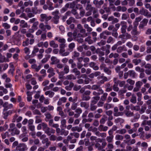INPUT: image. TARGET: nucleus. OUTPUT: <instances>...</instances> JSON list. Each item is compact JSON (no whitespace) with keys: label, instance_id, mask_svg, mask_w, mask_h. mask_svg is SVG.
<instances>
[{"label":"nucleus","instance_id":"f257e3e1","mask_svg":"<svg viewBox=\"0 0 151 151\" xmlns=\"http://www.w3.org/2000/svg\"><path fill=\"white\" fill-rule=\"evenodd\" d=\"M73 35L74 37H75L76 39L79 43H82L83 42V39L81 37H84L87 36L86 34L82 35L80 33H79L77 35L76 33L75 32L73 33Z\"/></svg>","mask_w":151,"mask_h":151},{"label":"nucleus","instance_id":"f03ea898","mask_svg":"<svg viewBox=\"0 0 151 151\" xmlns=\"http://www.w3.org/2000/svg\"><path fill=\"white\" fill-rule=\"evenodd\" d=\"M52 14L54 16L52 21L55 24H57L59 22V17L58 16L59 11L58 10H56L52 12Z\"/></svg>","mask_w":151,"mask_h":151},{"label":"nucleus","instance_id":"7ed1b4c3","mask_svg":"<svg viewBox=\"0 0 151 151\" xmlns=\"http://www.w3.org/2000/svg\"><path fill=\"white\" fill-rule=\"evenodd\" d=\"M27 146L23 143H19L16 147L15 150L18 151H24L27 150Z\"/></svg>","mask_w":151,"mask_h":151},{"label":"nucleus","instance_id":"20e7f679","mask_svg":"<svg viewBox=\"0 0 151 151\" xmlns=\"http://www.w3.org/2000/svg\"><path fill=\"white\" fill-rule=\"evenodd\" d=\"M40 21L42 22L45 21L46 24L47 23V22L52 18L50 16H48L45 14H42L40 15Z\"/></svg>","mask_w":151,"mask_h":151},{"label":"nucleus","instance_id":"39448f33","mask_svg":"<svg viewBox=\"0 0 151 151\" xmlns=\"http://www.w3.org/2000/svg\"><path fill=\"white\" fill-rule=\"evenodd\" d=\"M139 14L147 17L148 18L151 17V14H150L148 11L142 8L139 10Z\"/></svg>","mask_w":151,"mask_h":151},{"label":"nucleus","instance_id":"423d86ee","mask_svg":"<svg viewBox=\"0 0 151 151\" xmlns=\"http://www.w3.org/2000/svg\"><path fill=\"white\" fill-rule=\"evenodd\" d=\"M137 26L135 25H133V28L131 32V35L134 36L139 35L141 32L140 31H138Z\"/></svg>","mask_w":151,"mask_h":151},{"label":"nucleus","instance_id":"0eeeda50","mask_svg":"<svg viewBox=\"0 0 151 151\" xmlns=\"http://www.w3.org/2000/svg\"><path fill=\"white\" fill-rule=\"evenodd\" d=\"M111 34L110 32H109L107 30H106L101 33L100 35V37L101 38L105 39H106L107 37L106 36L110 35Z\"/></svg>","mask_w":151,"mask_h":151},{"label":"nucleus","instance_id":"6e6552de","mask_svg":"<svg viewBox=\"0 0 151 151\" xmlns=\"http://www.w3.org/2000/svg\"><path fill=\"white\" fill-rule=\"evenodd\" d=\"M9 131L11 132L12 135H18L20 133V131L16 127H14L13 128L9 129Z\"/></svg>","mask_w":151,"mask_h":151},{"label":"nucleus","instance_id":"1a4fd4ad","mask_svg":"<svg viewBox=\"0 0 151 151\" xmlns=\"http://www.w3.org/2000/svg\"><path fill=\"white\" fill-rule=\"evenodd\" d=\"M145 68L146 69L145 72V73L148 75L151 74V65L150 64H147L145 65Z\"/></svg>","mask_w":151,"mask_h":151},{"label":"nucleus","instance_id":"9d476101","mask_svg":"<svg viewBox=\"0 0 151 151\" xmlns=\"http://www.w3.org/2000/svg\"><path fill=\"white\" fill-rule=\"evenodd\" d=\"M118 109L117 107L115 106L114 109V115L115 116H122L123 115V113L122 112H118Z\"/></svg>","mask_w":151,"mask_h":151},{"label":"nucleus","instance_id":"9b49d317","mask_svg":"<svg viewBox=\"0 0 151 151\" xmlns=\"http://www.w3.org/2000/svg\"><path fill=\"white\" fill-rule=\"evenodd\" d=\"M22 116H18L17 114H15L13 117L12 120V122H19L22 119Z\"/></svg>","mask_w":151,"mask_h":151},{"label":"nucleus","instance_id":"f8f14e48","mask_svg":"<svg viewBox=\"0 0 151 151\" xmlns=\"http://www.w3.org/2000/svg\"><path fill=\"white\" fill-rule=\"evenodd\" d=\"M97 78L99 80L102 79L99 82H98V84H100V83L101 84H103L104 83V82L108 80L107 77L103 76L98 77H97Z\"/></svg>","mask_w":151,"mask_h":151},{"label":"nucleus","instance_id":"ddd939ff","mask_svg":"<svg viewBox=\"0 0 151 151\" xmlns=\"http://www.w3.org/2000/svg\"><path fill=\"white\" fill-rule=\"evenodd\" d=\"M47 72L49 73L48 75V77L49 78L55 75L54 70L52 67L49 68L47 70Z\"/></svg>","mask_w":151,"mask_h":151},{"label":"nucleus","instance_id":"4468645a","mask_svg":"<svg viewBox=\"0 0 151 151\" xmlns=\"http://www.w3.org/2000/svg\"><path fill=\"white\" fill-rule=\"evenodd\" d=\"M51 60L52 62L50 63L51 65H54L60 62L59 60L54 56H52L51 58Z\"/></svg>","mask_w":151,"mask_h":151},{"label":"nucleus","instance_id":"2eb2a0df","mask_svg":"<svg viewBox=\"0 0 151 151\" xmlns=\"http://www.w3.org/2000/svg\"><path fill=\"white\" fill-rule=\"evenodd\" d=\"M55 40H57L61 44L65 43L66 42V40L64 38L59 37H55Z\"/></svg>","mask_w":151,"mask_h":151},{"label":"nucleus","instance_id":"dca6fc26","mask_svg":"<svg viewBox=\"0 0 151 151\" xmlns=\"http://www.w3.org/2000/svg\"><path fill=\"white\" fill-rule=\"evenodd\" d=\"M20 27L22 28H27L28 27L27 23L24 20H21L20 22Z\"/></svg>","mask_w":151,"mask_h":151},{"label":"nucleus","instance_id":"f3484780","mask_svg":"<svg viewBox=\"0 0 151 151\" xmlns=\"http://www.w3.org/2000/svg\"><path fill=\"white\" fill-rule=\"evenodd\" d=\"M67 99L65 97H62L59 99L58 102V105H60L62 103H64L66 102Z\"/></svg>","mask_w":151,"mask_h":151},{"label":"nucleus","instance_id":"a211bd4d","mask_svg":"<svg viewBox=\"0 0 151 151\" xmlns=\"http://www.w3.org/2000/svg\"><path fill=\"white\" fill-rule=\"evenodd\" d=\"M31 68L34 69H35L36 72H38L41 68L40 65L37 66L35 64H32L31 65Z\"/></svg>","mask_w":151,"mask_h":151},{"label":"nucleus","instance_id":"6ab92c4d","mask_svg":"<svg viewBox=\"0 0 151 151\" xmlns=\"http://www.w3.org/2000/svg\"><path fill=\"white\" fill-rule=\"evenodd\" d=\"M108 128L107 126H104L103 125H100L98 127V129L100 131L105 132L108 130Z\"/></svg>","mask_w":151,"mask_h":151},{"label":"nucleus","instance_id":"aec40b11","mask_svg":"<svg viewBox=\"0 0 151 151\" xmlns=\"http://www.w3.org/2000/svg\"><path fill=\"white\" fill-rule=\"evenodd\" d=\"M142 19L141 17L139 16L137 17L135 19V21L133 23V25L137 26L138 25V22H140Z\"/></svg>","mask_w":151,"mask_h":151},{"label":"nucleus","instance_id":"412c9836","mask_svg":"<svg viewBox=\"0 0 151 151\" xmlns=\"http://www.w3.org/2000/svg\"><path fill=\"white\" fill-rule=\"evenodd\" d=\"M54 94L55 93L54 92L50 91H46L45 93V94L47 96L48 95L49 97L50 98L52 97L53 96Z\"/></svg>","mask_w":151,"mask_h":151},{"label":"nucleus","instance_id":"4be33fe9","mask_svg":"<svg viewBox=\"0 0 151 151\" xmlns=\"http://www.w3.org/2000/svg\"><path fill=\"white\" fill-rule=\"evenodd\" d=\"M50 47L53 48H57L58 47V45L53 40H52L50 42Z\"/></svg>","mask_w":151,"mask_h":151},{"label":"nucleus","instance_id":"5701e85b","mask_svg":"<svg viewBox=\"0 0 151 151\" xmlns=\"http://www.w3.org/2000/svg\"><path fill=\"white\" fill-rule=\"evenodd\" d=\"M80 106L81 107H83L87 109L89 107V104L86 102H82L80 103Z\"/></svg>","mask_w":151,"mask_h":151},{"label":"nucleus","instance_id":"b1692460","mask_svg":"<svg viewBox=\"0 0 151 151\" xmlns=\"http://www.w3.org/2000/svg\"><path fill=\"white\" fill-rule=\"evenodd\" d=\"M104 108L106 110L113 107V106L111 104L108 103L105 104L104 106Z\"/></svg>","mask_w":151,"mask_h":151},{"label":"nucleus","instance_id":"393cba45","mask_svg":"<svg viewBox=\"0 0 151 151\" xmlns=\"http://www.w3.org/2000/svg\"><path fill=\"white\" fill-rule=\"evenodd\" d=\"M124 122V120L123 119L120 118H118L114 120V122L116 124L118 123L122 124Z\"/></svg>","mask_w":151,"mask_h":151},{"label":"nucleus","instance_id":"a878e982","mask_svg":"<svg viewBox=\"0 0 151 151\" xmlns=\"http://www.w3.org/2000/svg\"><path fill=\"white\" fill-rule=\"evenodd\" d=\"M125 48V47L124 45L120 46L117 49V52L118 53H121L123 51Z\"/></svg>","mask_w":151,"mask_h":151},{"label":"nucleus","instance_id":"bb28decb","mask_svg":"<svg viewBox=\"0 0 151 151\" xmlns=\"http://www.w3.org/2000/svg\"><path fill=\"white\" fill-rule=\"evenodd\" d=\"M89 65L90 67L93 68L95 70H98L99 69V67L97 66L96 65L95 63L93 62H91L89 64Z\"/></svg>","mask_w":151,"mask_h":151},{"label":"nucleus","instance_id":"cd10ccee","mask_svg":"<svg viewBox=\"0 0 151 151\" xmlns=\"http://www.w3.org/2000/svg\"><path fill=\"white\" fill-rule=\"evenodd\" d=\"M82 128L81 127H73L71 128V130L73 132L75 131H77L78 132H80L82 130Z\"/></svg>","mask_w":151,"mask_h":151},{"label":"nucleus","instance_id":"c85d7f7f","mask_svg":"<svg viewBox=\"0 0 151 151\" xmlns=\"http://www.w3.org/2000/svg\"><path fill=\"white\" fill-rule=\"evenodd\" d=\"M124 137L127 140L129 139V140H124V142L125 143L127 144L128 145H129V142L130 141L131 138L129 134H126L124 136Z\"/></svg>","mask_w":151,"mask_h":151},{"label":"nucleus","instance_id":"c756f323","mask_svg":"<svg viewBox=\"0 0 151 151\" xmlns=\"http://www.w3.org/2000/svg\"><path fill=\"white\" fill-rule=\"evenodd\" d=\"M24 5L25 7H27L29 6H32L33 5V2L29 0L28 1L24 2Z\"/></svg>","mask_w":151,"mask_h":151},{"label":"nucleus","instance_id":"7c9ffc66","mask_svg":"<svg viewBox=\"0 0 151 151\" xmlns=\"http://www.w3.org/2000/svg\"><path fill=\"white\" fill-rule=\"evenodd\" d=\"M81 77L83 78H85V79L84 81V82H85V84H87L89 83V81H90V79L88 78H87L86 77V75H82L81 76Z\"/></svg>","mask_w":151,"mask_h":151},{"label":"nucleus","instance_id":"2f4dec72","mask_svg":"<svg viewBox=\"0 0 151 151\" xmlns=\"http://www.w3.org/2000/svg\"><path fill=\"white\" fill-rule=\"evenodd\" d=\"M75 47V44L73 42H72L70 44L68 45V50L70 51V52H72L73 49Z\"/></svg>","mask_w":151,"mask_h":151},{"label":"nucleus","instance_id":"473e14b6","mask_svg":"<svg viewBox=\"0 0 151 151\" xmlns=\"http://www.w3.org/2000/svg\"><path fill=\"white\" fill-rule=\"evenodd\" d=\"M9 59L6 58L4 56H2L0 59V63L9 62Z\"/></svg>","mask_w":151,"mask_h":151},{"label":"nucleus","instance_id":"72a5a7b5","mask_svg":"<svg viewBox=\"0 0 151 151\" xmlns=\"http://www.w3.org/2000/svg\"><path fill=\"white\" fill-rule=\"evenodd\" d=\"M1 137L2 139H5L6 137H9V133L8 132H6L5 133L1 134Z\"/></svg>","mask_w":151,"mask_h":151},{"label":"nucleus","instance_id":"f704fd0d","mask_svg":"<svg viewBox=\"0 0 151 151\" xmlns=\"http://www.w3.org/2000/svg\"><path fill=\"white\" fill-rule=\"evenodd\" d=\"M45 56V57L43 58L41 61V63H46L48 60V59L50 57V56L49 55H46Z\"/></svg>","mask_w":151,"mask_h":151},{"label":"nucleus","instance_id":"c9c22d12","mask_svg":"<svg viewBox=\"0 0 151 151\" xmlns=\"http://www.w3.org/2000/svg\"><path fill=\"white\" fill-rule=\"evenodd\" d=\"M75 21V19L73 17H70L69 18L68 20H67L66 22L67 24H70L71 23L74 22Z\"/></svg>","mask_w":151,"mask_h":151},{"label":"nucleus","instance_id":"e433bc0d","mask_svg":"<svg viewBox=\"0 0 151 151\" xmlns=\"http://www.w3.org/2000/svg\"><path fill=\"white\" fill-rule=\"evenodd\" d=\"M129 75L131 77L134 78L136 75L135 72L133 70H130L128 71Z\"/></svg>","mask_w":151,"mask_h":151},{"label":"nucleus","instance_id":"4c0bfd02","mask_svg":"<svg viewBox=\"0 0 151 151\" xmlns=\"http://www.w3.org/2000/svg\"><path fill=\"white\" fill-rule=\"evenodd\" d=\"M130 101L133 104H135L136 103V97L134 95H132L131 98L130 100Z\"/></svg>","mask_w":151,"mask_h":151},{"label":"nucleus","instance_id":"58836bf2","mask_svg":"<svg viewBox=\"0 0 151 151\" xmlns=\"http://www.w3.org/2000/svg\"><path fill=\"white\" fill-rule=\"evenodd\" d=\"M84 28L86 29V30L88 32H91L92 30V29L91 28L89 27L88 24H85L84 25Z\"/></svg>","mask_w":151,"mask_h":151},{"label":"nucleus","instance_id":"ea45409f","mask_svg":"<svg viewBox=\"0 0 151 151\" xmlns=\"http://www.w3.org/2000/svg\"><path fill=\"white\" fill-rule=\"evenodd\" d=\"M127 132L126 130L125 129H119L116 131V133L121 134H125Z\"/></svg>","mask_w":151,"mask_h":151},{"label":"nucleus","instance_id":"a19ab883","mask_svg":"<svg viewBox=\"0 0 151 151\" xmlns=\"http://www.w3.org/2000/svg\"><path fill=\"white\" fill-rule=\"evenodd\" d=\"M86 9V10L92 11L93 9V7L92 6L90 3H89L87 4Z\"/></svg>","mask_w":151,"mask_h":151},{"label":"nucleus","instance_id":"79ce46f5","mask_svg":"<svg viewBox=\"0 0 151 151\" xmlns=\"http://www.w3.org/2000/svg\"><path fill=\"white\" fill-rule=\"evenodd\" d=\"M8 125L7 124H5L3 126L0 127V128L1 132L5 131L8 128Z\"/></svg>","mask_w":151,"mask_h":151},{"label":"nucleus","instance_id":"37998d69","mask_svg":"<svg viewBox=\"0 0 151 151\" xmlns=\"http://www.w3.org/2000/svg\"><path fill=\"white\" fill-rule=\"evenodd\" d=\"M114 136H107L106 138V140L108 143H111L113 141Z\"/></svg>","mask_w":151,"mask_h":151},{"label":"nucleus","instance_id":"c03bdc74","mask_svg":"<svg viewBox=\"0 0 151 151\" xmlns=\"http://www.w3.org/2000/svg\"><path fill=\"white\" fill-rule=\"evenodd\" d=\"M141 62V60L140 59H135L132 60V63L134 64L135 65H137Z\"/></svg>","mask_w":151,"mask_h":151},{"label":"nucleus","instance_id":"a18cd8bd","mask_svg":"<svg viewBox=\"0 0 151 151\" xmlns=\"http://www.w3.org/2000/svg\"><path fill=\"white\" fill-rule=\"evenodd\" d=\"M63 72L67 74L69 72V67L68 65H66L65 66Z\"/></svg>","mask_w":151,"mask_h":151},{"label":"nucleus","instance_id":"49530a36","mask_svg":"<svg viewBox=\"0 0 151 151\" xmlns=\"http://www.w3.org/2000/svg\"><path fill=\"white\" fill-rule=\"evenodd\" d=\"M45 25L43 23H40L39 25V27L41 30L44 31L46 30Z\"/></svg>","mask_w":151,"mask_h":151},{"label":"nucleus","instance_id":"de8ad7c7","mask_svg":"<svg viewBox=\"0 0 151 151\" xmlns=\"http://www.w3.org/2000/svg\"><path fill=\"white\" fill-rule=\"evenodd\" d=\"M85 41L88 42L89 44H92L93 41L91 39V37L88 36L85 39Z\"/></svg>","mask_w":151,"mask_h":151},{"label":"nucleus","instance_id":"09e8293b","mask_svg":"<svg viewBox=\"0 0 151 151\" xmlns=\"http://www.w3.org/2000/svg\"><path fill=\"white\" fill-rule=\"evenodd\" d=\"M115 138L116 140H122L123 139L124 137L122 135L117 134Z\"/></svg>","mask_w":151,"mask_h":151},{"label":"nucleus","instance_id":"8fccbe9b","mask_svg":"<svg viewBox=\"0 0 151 151\" xmlns=\"http://www.w3.org/2000/svg\"><path fill=\"white\" fill-rule=\"evenodd\" d=\"M39 24L38 22H35L33 24L32 27V28H33L35 30H36L37 29V25Z\"/></svg>","mask_w":151,"mask_h":151},{"label":"nucleus","instance_id":"3c124183","mask_svg":"<svg viewBox=\"0 0 151 151\" xmlns=\"http://www.w3.org/2000/svg\"><path fill=\"white\" fill-rule=\"evenodd\" d=\"M66 78L68 80H75L76 79V77H75L74 75L72 74H70L66 76Z\"/></svg>","mask_w":151,"mask_h":151},{"label":"nucleus","instance_id":"603ef678","mask_svg":"<svg viewBox=\"0 0 151 151\" xmlns=\"http://www.w3.org/2000/svg\"><path fill=\"white\" fill-rule=\"evenodd\" d=\"M70 104L68 102L65 104V106L66 107V108L65 109V112H68L69 111L70 109L68 107L70 106Z\"/></svg>","mask_w":151,"mask_h":151},{"label":"nucleus","instance_id":"864d4df0","mask_svg":"<svg viewBox=\"0 0 151 151\" xmlns=\"http://www.w3.org/2000/svg\"><path fill=\"white\" fill-rule=\"evenodd\" d=\"M69 133L68 131H66L65 130L63 129L61 130V133L60 134L61 135H64L65 136L67 135Z\"/></svg>","mask_w":151,"mask_h":151},{"label":"nucleus","instance_id":"5fc2aeb1","mask_svg":"<svg viewBox=\"0 0 151 151\" xmlns=\"http://www.w3.org/2000/svg\"><path fill=\"white\" fill-rule=\"evenodd\" d=\"M148 22V20L147 19H144L140 23L145 26L147 25Z\"/></svg>","mask_w":151,"mask_h":151},{"label":"nucleus","instance_id":"6e6d98bb","mask_svg":"<svg viewBox=\"0 0 151 151\" xmlns=\"http://www.w3.org/2000/svg\"><path fill=\"white\" fill-rule=\"evenodd\" d=\"M24 52L26 54H29L30 53V51L29 49L27 47H25L24 49Z\"/></svg>","mask_w":151,"mask_h":151},{"label":"nucleus","instance_id":"4d7b16f0","mask_svg":"<svg viewBox=\"0 0 151 151\" xmlns=\"http://www.w3.org/2000/svg\"><path fill=\"white\" fill-rule=\"evenodd\" d=\"M82 99L83 101H88L90 99V97L88 96H86L83 94L82 97Z\"/></svg>","mask_w":151,"mask_h":151},{"label":"nucleus","instance_id":"13d9d810","mask_svg":"<svg viewBox=\"0 0 151 151\" xmlns=\"http://www.w3.org/2000/svg\"><path fill=\"white\" fill-rule=\"evenodd\" d=\"M107 95L108 94L107 93H104L103 95L101 96V100L104 101L106 100V98Z\"/></svg>","mask_w":151,"mask_h":151},{"label":"nucleus","instance_id":"bf43d9fd","mask_svg":"<svg viewBox=\"0 0 151 151\" xmlns=\"http://www.w3.org/2000/svg\"><path fill=\"white\" fill-rule=\"evenodd\" d=\"M126 115L127 116H133V113L129 111H126L125 112Z\"/></svg>","mask_w":151,"mask_h":151},{"label":"nucleus","instance_id":"052dcab7","mask_svg":"<svg viewBox=\"0 0 151 151\" xmlns=\"http://www.w3.org/2000/svg\"><path fill=\"white\" fill-rule=\"evenodd\" d=\"M71 136H74L75 138H78L79 136V134L77 132L71 133L70 134Z\"/></svg>","mask_w":151,"mask_h":151},{"label":"nucleus","instance_id":"680f3d73","mask_svg":"<svg viewBox=\"0 0 151 151\" xmlns=\"http://www.w3.org/2000/svg\"><path fill=\"white\" fill-rule=\"evenodd\" d=\"M99 91H100V93L96 91H94L93 93V94L95 96H98L100 94L103 93L104 91L101 89H100Z\"/></svg>","mask_w":151,"mask_h":151},{"label":"nucleus","instance_id":"e2e57ef3","mask_svg":"<svg viewBox=\"0 0 151 151\" xmlns=\"http://www.w3.org/2000/svg\"><path fill=\"white\" fill-rule=\"evenodd\" d=\"M25 78L26 79L28 80V81H29L32 79V78H33L34 77H32V75L28 74L26 76Z\"/></svg>","mask_w":151,"mask_h":151},{"label":"nucleus","instance_id":"0e129e2a","mask_svg":"<svg viewBox=\"0 0 151 151\" xmlns=\"http://www.w3.org/2000/svg\"><path fill=\"white\" fill-rule=\"evenodd\" d=\"M2 26L5 29H8L10 28V26L6 23H4L2 24Z\"/></svg>","mask_w":151,"mask_h":151},{"label":"nucleus","instance_id":"69168bd1","mask_svg":"<svg viewBox=\"0 0 151 151\" xmlns=\"http://www.w3.org/2000/svg\"><path fill=\"white\" fill-rule=\"evenodd\" d=\"M95 146L98 149V150H100L102 149L101 145L99 143H96Z\"/></svg>","mask_w":151,"mask_h":151},{"label":"nucleus","instance_id":"338daca9","mask_svg":"<svg viewBox=\"0 0 151 151\" xmlns=\"http://www.w3.org/2000/svg\"><path fill=\"white\" fill-rule=\"evenodd\" d=\"M104 71L108 75H110L111 73V70L108 68L106 67L104 68Z\"/></svg>","mask_w":151,"mask_h":151},{"label":"nucleus","instance_id":"774afa93","mask_svg":"<svg viewBox=\"0 0 151 151\" xmlns=\"http://www.w3.org/2000/svg\"><path fill=\"white\" fill-rule=\"evenodd\" d=\"M97 106L94 104H90V109L92 111L95 110L97 108Z\"/></svg>","mask_w":151,"mask_h":151}]
</instances>
